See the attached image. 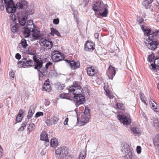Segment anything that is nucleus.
Returning a JSON list of instances; mask_svg holds the SVG:
<instances>
[{"label": "nucleus", "instance_id": "obj_10", "mask_svg": "<svg viewBox=\"0 0 159 159\" xmlns=\"http://www.w3.org/2000/svg\"><path fill=\"white\" fill-rule=\"evenodd\" d=\"M51 58L53 61L57 62L64 58V56L59 51L54 50L52 52Z\"/></svg>", "mask_w": 159, "mask_h": 159}, {"label": "nucleus", "instance_id": "obj_6", "mask_svg": "<svg viewBox=\"0 0 159 159\" xmlns=\"http://www.w3.org/2000/svg\"><path fill=\"white\" fill-rule=\"evenodd\" d=\"M68 149L65 146H62L57 149L55 152V156L57 159H63L68 154Z\"/></svg>", "mask_w": 159, "mask_h": 159}, {"label": "nucleus", "instance_id": "obj_2", "mask_svg": "<svg viewBox=\"0 0 159 159\" xmlns=\"http://www.w3.org/2000/svg\"><path fill=\"white\" fill-rule=\"evenodd\" d=\"M34 25L32 20H30L27 22L26 26L24 28V34L26 38L30 37L32 40L40 39V31L34 29Z\"/></svg>", "mask_w": 159, "mask_h": 159}, {"label": "nucleus", "instance_id": "obj_41", "mask_svg": "<svg viewBox=\"0 0 159 159\" xmlns=\"http://www.w3.org/2000/svg\"><path fill=\"white\" fill-rule=\"evenodd\" d=\"M10 18L11 20L15 22L16 20V15L14 14H12L10 15Z\"/></svg>", "mask_w": 159, "mask_h": 159}, {"label": "nucleus", "instance_id": "obj_63", "mask_svg": "<svg viewBox=\"0 0 159 159\" xmlns=\"http://www.w3.org/2000/svg\"><path fill=\"white\" fill-rule=\"evenodd\" d=\"M156 33H157V34L158 33H159V30H158V32H156Z\"/></svg>", "mask_w": 159, "mask_h": 159}, {"label": "nucleus", "instance_id": "obj_64", "mask_svg": "<svg viewBox=\"0 0 159 159\" xmlns=\"http://www.w3.org/2000/svg\"><path fill=\"white\" fill-rule=\"evenodd\" d=\"M5 159H9L8 158H5Z\"/></svg>", "mask_w": 159, "mask_h": 159}, {"label": "nucleus", "instance_id": "obj_47", "mask_svg": "<svg viewBox=\"0 0 159 159\" xmlns=\"http://www.w3.org/2000/svg\"><path fill=\"white\" fill-rule=\"evenodd\" d=\"M137 20L138 24H140L143 22V18H141L140 17H138L137 18Z\"/></svg>", "mask_w": 159, "mask_h": 159}, {"label": "nucleus", "instance_id": "obj_29", "mask_svg": "<svg viewBox=\"0 0 159 159\" xmlns=\"http://www.w3.org/2000/svg\"><path fill=\"white\" fill-rule=\"evenodd\" d=\"M159 134L156 135L153 140V143L154 146L158 148L159 147Z\"/></svg>", "mask_w": 159, "mask_h": 159}, {"label": "nucleus", "instance_id": "obj_61", "mask_svg": "<svg viewBox=\"0 0 159 159\" xmlns=\"http://www.w3.org/2000/svg\"><path fill=\"white\" fill-rule=\"evenodd\" d=\"M50 104V102L49 101H48L46 102V104H45V105L47 106H48Z\"/></svg>", "mask_w": 159, "mask_h": 159}, {"label": "nucleus", "instance_id": "obj_60", "mask_svg": "<svg viewBox=\"0 0 159 159\" xmlns=\"http://www.w3.org/2000/svg\"><path fill=\"white\" fill-rule=\"evenodd\" d=\"M94 36L95 39H97L99 37V34L98 33H96L94 34Z\"/></svg>", "mask_w": 159, "mask_h": 159}, {"label": "nucleus", "instance_id": "obj_48", "mask_svg": "<svg viewBox=\"0 0 159 159\" xmlns=\"http://www.w3.org/2000/svg\"><path fill=\"white\" fill-rule=\"evenodd\" d=\"M65 87V85L63 84H59L57 86V88L59 90H61L63 89Z\"/></svg>", "mask_w": 159, "mask_h": 159}, {"label": "nucleus", "instance_id": "obj_5", "mask_svg": "<svg viewBox=\"0 0 159 159\" xmlns=\"http://www.w3.org/2000/svg\"><path fill=\"white\" fill-rule=\"evenodd\" d=\"M157 34L155 32L152 33L145 41V43L148 48L152 50L156 48L158 45V43L157 41Z\"/></svg>", "mask_w": 159, "mask_h": 159}, {"label": "nucleus", "instance_id": "obj_12", "mask_svg": "<svg viewBox=\"0 0 159 159\" xmlns=\"http://www.w3.org/2000/svg\"><path fill=\"white\" fill-rule=\"evenodd\" d=\"M39 43L45 49H50L53 46L52 42L48 41L46 38H42L40 40Z\"/></svg>", "mask_w": 159, "mask_h": 159}, {"label": "nucleus", "instance_id": "obj_62", "mask_svg": "<svg viewBox=\"0 0 159 159\" xmlns=\"http://www.w3.org/2000/svg\"><path fill=\"white\" fill-rule=\"evenodd\" d=\"M157 88L158 89V90H159V84H158L157 85Z\"/></svg>", "mask_w": 159, "mask_h": 159}, {"label": "nucleus", "instance_id": "obj_16", "mask_svg": "<svg viewBox=\"0 0 159 159\" xmlns=\"http://www.w3.org/2000/svg\"><path fill=\"white\" fill-rule=\"evenodd\" d=\"M94 45L93 42L87 41L85 44L84 49L87 51L92 52L93 50Z\"/></svg>", "mask_w": 159, "mask_h": 159}, {"label": "nucleus", "instance_id": "obj_57", "mask_svg": "<svg viewBox=\"0 0 159 159\" xmlns=\"http://www.w3.org/2000/svg\"><path fill=\"white\" fill-rule=\"evenodd\" d=\"M89 0H84L83 3L85 6H86L89 2Z\"/></svg>", "mask_w": 159, "mask_h": 159}, {"label": "nucleus", "instance_id": "obj_25", "mask_svg": "<svg viewBox=\"0 0 159 159\" xmlns=\"http://www.w3.org/2000/svg\"><path fill=\"white\" fill-rule=\"evenodd\" d=\"M90 116H87V115L83 114L81 115V121L83 123H85L88 121L90 118Z\"/></svg>", "mask_w": 159, "mask_h": 159}, {"label": "nucleus", "instance_id": "obj_24", "mask_svg": "<svg viewBox=\"0 0 159 159\" xmlns=\"http://www.w3.org/2000/svg\"><path fill=\"white\" fill-rule=\"evenodd\" d=\"M35 109L34 106H31L29 108L27 117L28 119H30L32 116L33 114L34 113Z\"/></svg>", "mask_w": 159, "mask_h": 159}, {"label": "nucleus", "instance_id": "obj_21", "mask_svg": "<svg viewBox=\"0 0 159 159\" xmlns=\"http://www.w3.org/2000/svg\"><path fill=\"white\" fill-rule=\"evenodd\" d=\"M25 113V111L24 110H22V109L20 110L19 111V114L17 116L16 118V121H17L18 122H20L23 117V114Z\"/></svg>", "mask_w": 159, "mask_h": 159}, {"label": "nucleus", "instance_id": "obj_23", "mask_svg": "<svg viewBox=\"0 0 159 159\" xmlns=\"http://www.w3.org/2000/svg\"><path fill=\"white\" fill-rule=\"evenodd\" d=\"M41 138L40 139L41 140H44L46 142H47L48 144L47 145H48V143L49 142V140L48 139V135L45 132H42L40 135Z\"/></svg>", "mask_w": 159, "mask_h": 159}, {"label": "nucleus", "instance_id": "obj_31", "mask_svg": "<svg viewBox=\"0 0 159 159\" xmlns=\"http://www.w3.org/2000/svg\"><path fill=\"white\" fill-rule=\"evenodd\" d=\"M51 35H54V34L56 35L58 37H61V35L58 31L53 28H52L51 29Z\"/></svg>", "mask_w": 159, "mask_h": 159}, {"label": "nucleus", "instance_id": "obj_33", "mask_svg": "<svg viewBox=\"0 0 159 159\" xmlns=\"http://www.w3.org/2000/svg\"><path fill=\"white\" fill-rule=\"evenodd\" d=\"M21 45L23 48H26L28 46L26 40L25 39H22L21 42L20 43L19 46H20Z\"/></svg>", "mask_w": 159, "mask_h": 159}, {"label": "nucleus", "instance_id": "obj_3", "mask_svg": "<svg viewBox=\"0 0 159 159\" xmlns=\"http://www.w3.org/2000/svg\"><path fill=\"white\" fill-rule=\"evenodd\" d=\"M33 59L35 62L34 68L37 70L39 76V79L41 80L47 75L48 71L45 68H42L43 62L41 60L38 59L35 56H33Z\"/></svg>", "mask_w": 159, "mask_h": 159}, {"label": "nucleus", "instance_id": "obj_35", "mask_svg": "<svg viewBox=\"0 0 159 159\" xmlns=\"http://www.w3.org/2000/svg\"><path fill=\"white\" fill-rule=\"evenodd\" d=\"M139 95L142 101L145 104L147 105V103H146V99L144 96V95L142 94V93H141L139 94Z\"/></svg>", "mask_w": 159, "mask_h": 159}, {"label": "nucleus", "instance_id": "obj_37", "mask_svg": "<svg viewBox=\"0 0 159 159\" xmlns=\"http://www.w3.org/2000/svg\"><path fill=\"white\" fill-rule=\"evenodd\" d=\"M106 95L110 99H112L114 97V96L109 90H106Z\"/></svg>", "mask_w": 159, "mask_h": 159}, {"label": "nucleus", "instance_id": "obj_38", "mask_svg": "<svg viewBox=\"0 0 159 159\" xmlns=\"http://www.w3.org/2000/svg\"><path fill=\"white\" fill-rule=\"evenodd\" d=\"M116 105L117 107L120 109H121L123 110H124L125 109L124 106L122 104L117 103H116Z\"/></svg>", "mask_w": 159, "mask_h": 159}, {"label": "nucleus", "instance_id": "obj_59", "mask_svg": "<svg viewBox=\"0 0 159 159\" xmlns=\"http://www.w3.org/2000/svg\"><path fill=\"white\" fill-rule=\"evenodd\" d=\"M68 121V118H66L64 122V124L65 125H67V122Z\"/></svg>", "mask_w": 159, "mask_h": 159}, {"label": "nucleus", "instance_id": "obj_39", "mask_svg": "<svg viewBox=\"0 0 159 159\" xmlns=\"http://www.w3.org/2000/svg\"><path fill=\"white\" fill-rule=\"evenodd\" d=\"M51 120L54 124L57 123L58 120V118L56 116H54L51 118Z\"/></svg>", "mask_w": 159, "mask_h": 159}, {"label": "nucleus", "instance_id": "obj_58", "mask_svg": "<svg viewBox=\"0 0 159 159\" xmlns=\"http://www.w3.org/2000/svg\"><path fill=\"white\" fill-rule=\"evenodd\" d=\"M3 149L0 146V158H1L3 155L2 153Z\"/></svg>", "mask_w": 159, "mask_h": 159}, {"label": "nucleus", "instance_id": "obj_22", "mask_svg": "<svg viewBox=\"0 0 159 159\" xmlns=\"http://www.w3.org/2000/svg\"><path fill=\"white\" fill-rule=\"evenodd\" d=\"M87 72L89 76H93L95 74L96 71L94 67L92 66L87 69Z\"/></svg>", "mask_w": 159, "mask_h": 159}, {"label": "nucleus", "instance_id": "obj_7", "mask_svg": "<svg viewBox=\"0 0 159 159\" xmlns=\"http://www.w3.org/2000/svg\"><path fill=\"white\" fill-rule=\"evenodd\" d=\"M121 151L124 159H135L132 155L131 150L127 145L122 147Z\"/></svg>", "mask_w": 159, "mask_h": 159}, {"label": "nucleus", "instance_id": "obj_4", "mask_svg": "<svg viewBox=\"0 0 159 159\" xmlns=\"http://www.w3.org/2000/svg\"><path fill=\"white\" fill-rule=\"evenodd\" d=\"M92 7V8L94 11L100 12L99 14L100 16L104 17L107 16L108 10L100 0L94 2Z\"/></svg>", "mask_w": 159, "mask_h": 159}, {"label": "nucleus", "instance_id": "obj_13", "mask_svg": "<svg viewBox=\"0 0 159 159\" xmlns=\"http://www.w3.org/2000/svg\"><path fill=\"white\" fill-rule=\"evenodd\" d=\"M33 61L32 60L27 61L26 58H24L21 61H19L18 64L21 67L25 68L26 66H31V64L33 63Z\"/></svg>", "mask_w": 159, "mask_h": 159}, {"label": "nucleus", "instance_id": "obj_28", "mask_svg": "<svg viewBox=\"0 0 159 159\" xmlns=\"http://www.w3.org/2000/svg\"><path fill=\"white\" fill-rule=\"evenodd\" d=\"M35 128V126L34 124L32 123L29 124L27 128L28 130L27 134H29Z\"/></svg>", "mask_w": 159, "mask_h": 159}, {"label": "nucleus", "instance_id": "obj_44", "mask_svg": "<svg viewBox=\"0 0 159 159\" xmlns=\"http://www.w3.org/2000/svg\"><path fill=\"white\" fill-rule=\"evenodd\" d=\"M85 158V153L84 152H81L79 157V159H84Z\"/></svg>", "mask_w": 159, "mask_h": 159}, {"label": "nucleus", "instance_id": "obj_54", "mask_svg": "<svg viewBox=\"0 0 159 159\" xmlns=\"http://www.w3.org/2000/svg\"><path fill=\"white\" fill-rule=\"evenodd\" d=\"M52 64V63L50 62H49L46 63L45 65V69L47 70V69L48 68L49 66L51 65Z\"/></svg>", "mask_w": 159, "mask_h": 159}, {"label": "nucleus", "instance_id": "obj_40", "mask_svg": "<svg viewBox=\"0 0 159 159\" xmlns=\"http://www.w3.org/2000/svg\"><path fill=\"white\" fill-rule=\"evenodd\" d=\"M27 125L26 122H24L22 124L21 126L19 129L18 131H22L24 129L25 127V126Z\"/></svg>", "mask_w": 159, "mask_h": 159}, {"label": "nucleus", "instance_id": "obj_53", "mask_svg": "<svg viewBox=\"0 0 159 159\" xmlns=\"http://www.w3.org/2000/svg\"><path fill=\"white\" fill-rule=\"evenodd\" d=\"M141 148L140 146H138L136 148V151L138 154H140L141 152Z\"/></svg>", "mask_w": 159, "mask_h": 159}, {"label": "nucleus", "instance_id": "obj_17", "mask_svg": "<svg viewBox=\"0 0 159 159\" xmlns=\"http://www.w3.org/2000/svg\"><path fill=\"white\" fill-rule=\"evenodd\" d=\"M149 103L152 109L155 112H157L159 111V107H157V104L151 98L149 100Z\"/></svg>", "mask_w": 159, "mask_h": 159}, {"label": "nucleus", "instance_id": "obj_55", "mask_svg": "<svg viewBox=\"0 0 159 159\" xmlns=\"http://www.w3.org/2000/svg\"><path fill=\"white\" fill-rule=\"evenodd\" d=\"M14 73L12 71H11L9 73V76L10 77H11L13 79L14 78Z\"/></svg>", "mask_w": 159, "mask_h": 159}, {"label": "nucleus", "instance_id": "obj_45", "mask_svg": "<svg viewBox=\"0 0 159 159\" xmlns=\"http://www.w3.org/2000/svg\"><path fill=\"white\" fill-rule=\"evenodd\" d=\"M26 51L28 54H30V55H34L35 53L34 52L31 50V48L30 47L28 48V50H27Z\"/></svg>", "mask_w": 159, "mask_h": 159}, {"label": "nucleus", "instance_id": "obj_19", "mask_svg": "<svg viewBox=\"0 0 159 159\" xmlns=\"http://www.w3.org/2000/svg\"><path fill=\"white\" fill-rule=\"evenodd\" d=\"M48 80H49L48 79L46 80L43 86V91L49 92L51 89V87Z\"/></svg>", "mask_w": 159, "mask_h": 159}, {"label": "nucleus", "instance_id": "obj_42", "mask_svg": "<svg viewBox=\"0 0 159 159\" xmlns=\"http://www.w3.org/2000/svg\"><path fill=\"white\" fill-rule=\"evenodd\" d=\"M154 60V55L153 54H150L148 56V61L150 62L153 61Z\"/></svg>", "mask_w": 159, "mask_h": 159}, {"label": "nucleus", "instance_id": "obj_18", "mask_svg": "<svg viewBox=\"0 0 159 159\" xmlns=\"http://www.w3.org/2000/svg\"><path fill=\"white\" fill-rule=\"evenodd\" d=\"M60 98L62 99H66L69 100H71L72 96H71V93L70 91L68 93H63L61 94L59 96Z\"/></svg>", "mask_w": 159, "mask_h": 159}, {"label": "nucleus", "instance_id": "obj_9", "mask_svg": "<svg viewBox=\"0 0 159 159\" xmlns=\"http://www.w3.org/2000/svg\"><path fill=\"white\" fill-rule=\"evenodd\" d=\"M4 1L7 12L11 13L15 12L16 7L13 0H4Z\"/></svg>", "mask_w": 159, "mask_h": 159}, {"label": "nucleus", "instance_id": "obj_49", "mask_svg": "<svg viewBox=\"0 0 159 159\" xmlns=\"http://www.w3.org/2000/svg\"><path fill=\"white\" fill-rule=\"evenodd\" d=\"M52 121L51 119H47L46 121V123L48 126H50L52 125Z\"/></svg>", "mask_w": 159, "mask_h": 159}, {"label": "nucleus", "instance_id": "obj_46", "mask_svg": "<svg viewBox=\"0 0 159 159\" xmlns=\"http://www.w3.org/2000/svg\"><path fill=\"white\" fill-rule=\"evenodd\" d=\"M4 9V7L3 5V0H0V9L1 11H3Z\"/></svg>", "mask_w": 159, "mask_h": 159}, {"label": "nucleus", "instance_id": "obj_30", "mask_svg": "<svg viewBox=\"0 0 159 159\" xmlns=\"http://www.w3.org/2000/svg\"><path fill=\"white\" fill-rule=\"evenodd\" d=\"M153 0H143L142 3L143 5L145 7L146 9H148L151 4Z\"/></svg>", "mask_w": 159, "mask_h": 159}, {"label": "nucleus", "instance_id": "obj_11", "mask_svg": "<svg viewBox=\"0 0 159 159\" xmlns=\"http://www.w3.org/2000/svg\"><path fill=\"white\" fill-rule=\"evenodd\" d=\"M117 117L120 122L124 125H128L131 122V119L129 116H127L123 115H118Z\"/></svg>", "mask_w": 159, "mask_h": 159}, {"label": "nucleus", "instance_id": "obj_51", "mask_svg": "<svg viewBox=\"0 0 159 159\" xmlns=\"http://www.w3.org/2000/svg\"><path fill=\"white\" fill-rule=\"evenodd\" d=\"M84 114L87 115V116H90L89 109L87 108H86Z\"/></svg>", "mask_w": 159, "mask_h": 159}, {"label": "nucleus", "instance_id": "obj_32", "mask_svg": "<svg viewBox=\"0 0 159 159\" xmlns=\"http://www.w3.org/2000/svg\"><path fill=\"white\" fill-rule=\"evenodd\" d=\"M141 29L144 32V34L148 36V37H149V36L152 34H150L151 31L150 29H145L144 30V27L142 25L141 26Z\"/></svg>", "mask_w": 159, "mask_h": 159}, {"label": "nucleus", "instance_id": "obj_34", "mask_svg": "<svg viewBox=\"0 0 159 159\" xmlns=\"http://www.w3.org/2000/svg\"><path fill=\"white\" fill-rule=\"evenodd\" d=\"M131 130L133 133L135 134H138L139 133V129L136 127H132L131 128Z\"/></svg>", "mask_w": 159, "mask_h": 159}, {"label": "nucleus", "instance_id": "obj_50", "mask_svg": "<svg viewBox=\"0 0 159 159\" xmlns=\"http://www.w3.org/2000/svg\"><path fill=\"white\" fill-rule=\"evenodd\" d=\"M43 112H38L35 114V116L37 118L41 116H43Z\"/></svg>", "mask_w": 159, "mask_h": 159}, {"label": "nucleus", "instance_id": "obj_26", "mask_svg": "<svg viewBox=\"0 0 159 159\" xmlns=\"http://www.w3.org/2000/svg\"><path fill=\"white\" fill-rule=\"evenodd\" d=\"M58 141L56 138H54L51 139L50 141V145L51 147H56L58 145Z\"/></svg>", "mask_w": 159, "mask_h": 159}, {"label": "nucleus", "instance_id": "obj_52", "mask_svg": "<svg viewBox=\"0 0 159 159\" xmlns=\"http://www.w3.org/2000/svg\"><path fill=\"white\" fill-rule=\"evenodd\" d=\"M59 22V20L58 18L55 19L53 20V22L55 25H58Z\"/></svg>", "mask_w": 159, "mask_h": 159}, {"label": "nucleus", "instance_id": "obj_27", "mask_svg": "<svg viewBox=\"0 0 159 159\" xmlns=\"http://www.w3.org/2000/svg\"><path fill=\"white\" fill-rule=\"evenodd\" d=\"M154 63L155 66H154L153 64H151V66L152 67V69L155 70L156 67H157L159 70V57L155 59Z\"/></svg>", "mask_w": 159, "mask_h": 159}, {"label": "nucleus", "instance_id": "obj_8", "mask_svg": "<svg viewBox=\"0 0 159 159\" xmlns=\"http://www.w3.org/2000/svg\"><path fill=\"white\" fill-rule=\"evenodd\" d=\"M17 16L20 25H25L28 16L27 12L25 11H21L18 13Z\"/></svg>", "mask_w": 159, "mask_h": 159}, {"label": "nucleus", "instance_id": "obj_14", "mask_svg": "<svg viewBox=\"0 0 159 159\" xmlns=\"http://www.w3.org/2000/svg\"><path fill=\"white\" fill-rule=\"evenodd\" d=\"M27 3L25 0H20L16 4V8L18 9H23V11L25 10L27 7Z\"/></svg>", "mask_w": 159, "mask_h": 159}, {"label": "nucleus", "instance_id": "obj_1", "mask_svg": "<svg viewBox=\"0 0 159 159\" xmlns=\"http://www.w3.org/2000/svg\"><path fill=\"white\" fill-rule=\"evenodd\" d=\"M70 87L69 89V91L71 93V96L74 95V98L76 99L75 105L78 107L80 104H83L85 101V97L83 95L81 87L78 84H75Z\"/></svg>", "mask_w": 159, "mask_h": 159}, {"label": "nucleus", "instance_id": "obj_43", "mask_svg": "<svg viewBox=\"0 0 159 159\" xmlns=\"http://www.w3.org/2000/svg\"><path fill=\"white\" fill-rule=\"evenodd\" d=\"M11 31L13 33H15L17 31L18 28L16 27V23L14 25H13L11 27Z\"/></svg>", "mask_w": 159, "mask_h": 159}, {"label": "nucleus", "instance_id": "obj_20", "mask_svg": "<svg viewBox=\"0 0 159 159\" xmlns=\"http://www.w3.org/2000/svg\"><path fill=\"white\" fill-rule=\"evenodd\" d=\"M70 66L72 69H75L79 67L80 63L78 61H69Z\"/></svg>", "mask_w": 159, "mask_h": 159}, {"label": "nucleus", "instance_id": "obj_56", "mask_svg": "<svg viewBox=\"0 0 159 159\" xmlns=\"http://www.w3.org/2000/svg\"><path fill=\"white\" fill-rule=\"evenodd\" d=\"M15 57L17 59L19 60L20 59L21 56L19 53H16V55Z\"/></svg>", "mask_w": 159, "mask_h": 159}, {"label": "nucleus", "instance_id": "obj_15", "mask_svg": "<svg viewBox=\"0 0 159 159\" xmlns=\"http://www.w3.org/2000/svg\"><path fill=\"white\" fill-rule=\"evenodd\" d=\"M116 71L115 68L111 66L109 67L107 73L109 79L111 80L113 79V77L115 76Z\"/></svg>", "mask_w": 159, "mask_h": 159}, {"label": "nucleus", "instance_id": "obj_36", "mask_svg": "<svg viewBox=\"0 0 159 159\" xmlns=\"http://www.w3.org/2000/svg\"><path fill=\"white\" fill-rule=\"evenodd\" d=\"M154 125L157 128H159V119H155L154 120Z\"/></svg>", "mask_w": 159, "mask_h": 159}]
</instances>
